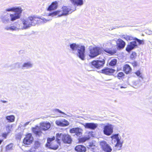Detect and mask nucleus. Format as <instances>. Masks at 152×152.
I'll return each instance as SVG.
<instances>
[{
  "label": "nucleus",
  "mask_w": 152,
  "mask_h": 152,
  "mask_svg": "<svg viewBox=\"0 0 152 152\" xmlns=\"http://www.w3.org/2000/svg\"><path fill=\"white\" fill-rule=\"evenodd\" d=\"M72 53H75L76 50H77V55L78 57L82 60H84L85 59V47L83 45H76L75 43H72L70 45Z\"/></svg>",
  "instance_id": "f257e3e1"
},
{
  "label": "nucleus",
  "mask_w": 152,
  "mask_h": 152,
  "mask_svg": "<svg viewBox=\"0 0 152 152\" xmlns=\"http://www.w3.org/2000/svg\"><path fill=\"white\" fill-rule=\"evenodd\" d=\"M61 10H57L49 14V16H55L58 15V17L66 15L72 12L70 7L67 6H63L61 7Z\"/></svg>",
  "instance_id": "f03ea898"
},
{
  "label": "nucleus",
  "mask_w": 152,
  "mask_h": 152,
  "mask_svg": "<svg viewBox=\"0 0 152 152\" xmlns=\"http://www.w3.org/2000/svg\"><path fill=\"white\" fill-rule=\"evenodd\" d=\"M6 11H12L15 12L14 14H10V16L11 17L10 20L14 21L19 18L20 17V14L22 12V10L20 7H12L10 8L7 9L6 10Z\"/></svg>",
  "instance_id": "7ed1b4c3"
},
{
  "label": "nucleus",
  "mask_w": 152,
  "mask_h": 152,
  "mask_svg": "<svg viewBox=\"0 0 152 152\" xmlns=\"http://www.w3.org/2000/svg\"><path fill=\"white\" fill-rule=\"evenodd\" d=\"M61 140L64 143L70 144L71 143L72 139L71 136L69 134H64L62 133L57 134H56V140L55 143H57L59 145L60 143V140Z\"/></svg>",
  "instance_id": "20e7f679"
},
{
  "label": "nucleus",
  "mask_w": 152,
  "mask_h": 152,
  "mask_svg": "<svg viewBox=\"0 0 152 152\" xmlns=\"http://www.w3.org/2000/svg\"><path fill=\"white\" fill-rule=\"evenodd\" d=\"M111 138L113 142H116L115 145V149L116 150H120L123 143V140L121 139L120 136L118 134H115L111 136Z\"/></svg>",
  "instance_id": "39448f33"
},
{
  "label": "nucleus",
  "mask_w": 152,
  "mask_h": 152,
  "mask_svg": "<svg viewBox=\"0 0 152 152\" xmlns=\"http://www.w3.org/2000/svg\"><path fill=\"white\" fill-rule=\"evenodd\" d=\"M101 53L100 48L96 47H93L89 50V56L91 58H94L100 54Z\"/></svg>",
  "instance_id": "423d86ee"
},
{
  "label": "nucleus",
  "mask_w": 152,
  "mask_h": 152,
  "mask_svg": "<svg viewBox=\"0 0 152 152\" xmlns=\"http://www.w3.org/2000/svg\"><path fill=\"white\" fill-rule=\"evenodd\" d=\"M109 44V43H107L105 44V48L103 49V51L110 56L113 55L117 53V49L115 46H112L110 48H108Z\"/></svg>",
  "instance_id": "0eeeda50"
},
{
  "label": "nucleus",
  "mask_w": 152,
  "mask_h": 152,
  "mask_svg": "<svg viewBox=\"0 0 152 152\" xmlns=\"http://www.w3.org/2000/svg\"><path fill=\"white\" fill-rule=\"evenodd\" d=\"M114 126L110 124H107L103 128V132L106 135H110L113 132Z\"/></svg>",
  "instance_id": "6e6552de"
},
{
  "label": "nucleus",
  "mask_w": 152,
  "mask_h": 152,
  "mask_svg": "<svg viewBox=\"0 0 152 152\" xmlns=\"http://www.w3.org/2000/svg\"><path fill=\"white\" fill-rule=\"evenodd\" d=\"M105 63V60L102 59V60H94L91 62L92 66L94 67L99 69L102 67Z\"/></svg>",
  "instance_id": "1a4fd4ad"
},
{
  "label": "nucleus",
  "mask_w": 152,
  "mask_h": 152,
  "mask_svg": "<svg viewBox=\"0 0 152 152\" xmlns=\"http://www.w3.org/2000/svg\"><path fill=\"white\" fill-rule=\"evenodd\" d=\"M100 145L103 150L106 152H111L112 151L111 147L105 141H101Z\"/></svg>",
  "instance_id": "9d476101"
},
{
  "label": "nucleus",
  "mask_w": 152,
  "mask_h": 152,
  "mask_svg": "<svg viewBox=\"0 0 152 152\" xmlns=\"http://www.w3.org/2000/svg\"><path fill=\"white\" fill-rule=\"evenodd\" d=\"M115 71V70L114 69L105 67L102 69L99 72L105 75H112Z\"/></svg>",
  "instance_id": "9b49d317"
},
{
  "label": "nucleus",
  "mask_w": 152,
  "mask_h": 152,
  "mask_svg": "<svg viewBox=\"0 0 152 152\" xmlns=\"http://www.w3.org/2000/svg\"><path fill=\"white\" fill-rule=\"evenodd\" d=\"M137 47V45L135 41H132L127 45L126 50L128 52L130 53L132 50Z\"/></svg>",
  "instance_id": "f8f14e48"
},
{
  "label": "nucleus",
  "mask_w": 152,
  "mask_h": 152,
  "mask_svg": "<svg viewBox=\"0 0 152 152\" xmlns=\"http://www.w3.org/2000/svg\"><path fill=\"white\" fill-rule=\"evenodd\" d=\"M33 140V137L31 134H28L26 135L24 138L23 143L26 145H30L31 144Z\"/></svg>",
  "instance_id": "ddd939ff"
},
{
  "label": "nucleus",
  "mask_w": 152,
  "mask_h": 152,
  "mask_svg": "<svg viewBox=\"0 0 152 152\" xmlns=\"http://www.w3.org/2000/svg\"><path fill=\"white\" fill-rule=\"evenodd\" d=\"M28 18L32 26H34L39 23V20L41 19L40 18L35 15L29 16Z\"/></svg>",
  "instance_id": "4468645a"
},
{
  "label": "nucleus",
  "mask_w": 152,
  "mask_h": 152,
  "mask_svg": "<svg viewBox=\"0 0 152 152\" xmlns=\"http://www.w3.org/2000/svg\"><path fill=\"white\" fill-rule=\"evenodd\" d=\"M83 131V129L79 127L73 128L70 130V132L71 133H75L76 135L79 136H80L82 135Z\"/></svg>",
  "instance_id": "2eb2a0df"
},
{
  "label": "nucleus",
  "mask_w": 152,
  "mask_h": 152,
  "mask_svg": "<svg viewBox=\"0 0 152 152\" xmlns=\"http://www.w3.org/2000/svg\"><path fill=\"white\" fill-rule=\"evenodd\" d=\"M55 138V137H53L52 138H49L47 140V143L46 145V146L47 147L54 150H56L58 148V145H54L53 144H50L51 141L54 140Z\"/></svg>",
  "instance_id": "dca6fc26"
},
{
  "label": "nucleus",
  "mask_w": 152,
  "mask_h": 152,
  "mask_svg": "<svg viewBox=\"0 0 152 152\" xmlns=\"http://www.w3.org/2000/svg\"><path fill=\"white\" fill-rule=\"evenodd\" d=\"M117 48L118 50L124 48L126 45L125 42L121 39H118L116 41Z\"/></svg>",
  "instance_id": "f3484780"
},
{
  "label": "nucleus",
  "mask_w": 152,
  "mask_h": 152,
  "mask_svg": "<svg viewBox=\"0 0 152 152\" xmlns=\"http://www.w3.org/2000/svg\"><path fill=\"white\" fill-rule=\"evenodd\" d=\"M86 129H90L94 130L96 129L98 126V124L93 123H85L82 124Z\"/></svg>",
  "instance_id": "a211bd4d"
},
{
  "label": "nucleus",
  "mask_w": 152,
  "mask_h": 152,
  "mask_svg": "<svg viewBox=\"0 0 152 152\" xmlns=\"http://www.w3.org/2000/svg\"><path fill=\"white\" fill-rule=\"evenodd\" d=\"M50 124L49 122H42L40 123V129L42 130H47L50 128Z\"/></svg>",
  "instance_id": "6ab92c4d"
},
{
  "label": "nucleus",
  "mask_w": 152,
  "mask_h": 152,
  "mask_svg": "<svg viewBox=\"0 0 152 152\" xmlns=\"http://www.w3.org/2000/svg\"><path fill=\"white\" fill-rule=\"evenodd\" d=\"M22 23L23 25V28L24 29L27 28L32 26L28 18L26 19L23 20Z\"/></svg>",
  "instance_id": "aec40b11"
},
{
  "label": "nucleus",
  "mask_w": 152,
  "mask_h": 152,
  "mask_svg": "<svg viewBox=\"0 0 152 152\" xmlns=\"http://www.w3.org/2000/svg\"><path fill=\"white\" fill-rule=\"evenodd\" d=\"M58 7V3L56 1L53 2L47 8V10L51 11L56 9Z\"/></svg>",
  "instance_id": "412c9836"
},
{
  "label": "nucleus",
  "mask_w": 152,
  "mask_h": 152,
  "mask_svg": "<svg viewBox=\"0 0 152 152\" xmlns=\"http://www.w3.org/2000/svg\"><path fill=\"white\" fill-rule=\"evenodd\" d=\"M123 70L126 74H128L131 73L132 69L129 65L126 64L123 67Z\"/></svg>",
  "instance_id": "4be33fe9"
},
{
  "label": "nucleus",
  "mask_w": 152,
  "mask_h": 152,
  "mask_svg": "<svg viewBox=\"0 0 152 152\" xmlns=\"http://www.w3.org/2000/svg\"><path fill=\"white\" fill-rule=\"evenodd\" d=\"M40 127H39L38 126H36L35 128H33L32 131L36 135L38 136H39L41 135L42 132H41Z\"/></svg>",
  "instance_id": "5701e85b"
},
{
  "label": "nucleus",
  "mask_w": 152,
  "mask_h": 152,
  "mask_svg": "<svg viewBox=\"0 0 152 152\" xmlns=\"http://www.w3.org/2000/svg\"><path fill=\"white\" fill-rule=\"evenodd\" d=\"M71 3L74 5L77 6L82 5L83 4V0H69Z\"/></svg>",
  "instance_id": "b1692460"
},
{
  "label": "nucleus",
  "mask_w": 152,
  "mask_h": 152,
  "mask_svg": "<svg viewBox=\"0 0 152 152\" xmlns=\"http://www.w3.org/2000/svg\"><path fill=\"white\" fill-rule=\"evenodd\" d=\"M75 150L77 152H85L86 151V148L83 145H78L76 147Z\"/></svg>",
  "instance_id": "393cba45"
},
{
  "label": "nucleus",
  "mask_w": 152,
  "mask_h": 152,
  "mask_svg": "<svg viewBox=\"0 0 152 152\" xmlns=\"http://www.w3.org/2000/svg\"><path fill=\"white\" fill-rule=\"evenodd\" d=\"M15 117L13 115L7 116L6 117V120L9 122H13L15 121Z\"/></svg>",
  "instance_id": "a878e982"
},
{
  "label": "nucleus",
  "mask_w": 152,
  "mask_h": 152,
  "mask_svg": "<svg viewBox=\"0 0 152 152\" xmlns=\"http://www.w3.org/2000/svg\"><path fill=\"white\" fill-rule=\"evenodd\" d=\"M32 64L29 62L25 63L23 64V65H22V67H26L27 68H29L32 67Z\"/></svg>",
  "instance_id": "bb28decb"
},
{
  "label": "nucleus",
  "mask_w": 152,
  "mask_h": 152,
  "mask_svg": "<svg viewBox=\"0 0 152 152\" xmlns=\"http://www.w3.org/2000/svg\"><path fill=\"white\" fill-rule=\"evenodd\" d=\"M122 38H123L124 39H125L127 41L128 40H133V38L130 36L129 35H122Z\"/></svg>",
  "instance_id": "cd10ccee"
},
{
  "label": "nucleus",
  "mask_w": 152,
  "mask_h": 152,
  "mask_svg": "<svg viewBox=\"0 0 152 152\" xmlns=\"http://www.w3.org/2000/svg\"><path fill=\"white\" fill-rule=\"evenodd\" d=\"M134 41H135L136 42H137L138 43V45L143 44L144 43V41L143 40H140L137 38H135L133 39Z\"/></svg>",
  "instance_id": "c85d7f7f"
},
{
  "label": "nucleus",
  "mask_w": 152,
  "mask_h": 152,
  "mask_svg": "<svg viewBox=\"0 0 152 152\" xmlns=\"http://www.w3.org/2000/svg\"><path fill=\"white\" fill-rule=\"evenodd\" d=\"M117 60L115 59H113L111 60L109 63V65L111 66L115 65L116 64Z\"/></svg>",
  "instance_id": "c756f323"
},
{
  "label": "nucleus",
  "mask_w": 152,
  "mask_h": 152,
  "mask_svg": "<svg viewBox=\"0 0 152 152\" xmlns=\"http://www.w3.org/2000/svg\"><path fill=\"white\" fill-rule=\"evenodd\" d=\"M69 123L68 121L65 119L62 120V126H66L68 125Z\"/></svg>",
  "instance_id": "7c9ffc66"
},
{
  "label": "nucleus",
  "mask_w": 152,
  "mask_h": 152,
  "mask_svg": "<svg viewBox=\"0 0 152 152\" xmlns=\"http://www.w3.org/2000/svg\"><path fill=\"white\" fill-rule=\"evenodd\" d=\"M13 146V144L12 143H10L7 145L6 147V150H9L12 149Z\"/></svg>",
  "instance_id": "2f4dec72"
},
{
  "label": "nucleus",
  "mask_w": 152,
  "mask_h": 152,
  "mask_svg": "<svg viewBox=\"0 0 152 152\" xmlns=\"http://www.w3.org/2000/svg\"><path fill=\"white\" fill-rule=\"evenodd\" d=\"M56 123L58 126H62V120L61 121L60 120H57L56 121Z\"/></svg>",
  "instance_id": "473e14b6"
},
{
  "label": "nucleus",
  "mask_w": 152,
  "mask_h": 152,
  "mask_svg": "<svg viewBox=\"0 0 152 152\" xmlns=\"http://www.w3.org/2000/svg\"><path fill=\"white\" fill-rule=\"evenodd\" d=\"M88 139V138L86 137H83L80 138L79 141L80 142H83L86 141V140Z\"/></svg>",
  "instance_id": "72a5a7b5"
},
{
  "label": "nucleus",
  "mask_w": 152,
  "mask_h": 152,
  "mask_svg": "<svg viewBox=\"0 0 152 152\" xmlns=\"http://www.w3.org/2000/svg\"><path fill=\"white\" fill-rule=\"evenodd\" d=\"M40 18L41 19L39 20V23L41 22L45 23L48 21L47 19H46L44 18Z\"/></svg>",
  "instance_id": "f704fd0d"
},
{
  "label": "nucleus",
  "mask_w": 152,
  "mask_h": 152,
  "mask_svg": "<svg viewBox=\"0 0 152 152\" xmlns=\"http://www.w3.org/2000/svg\"><path fill=\"white\" fill-rule=\"evenodd\" d=\"M11 126L10 127V125H7L6 126V130L7 131V132L8 133H9L10 132V129L11 128Z\"/></svg>",
  "instance_id": "c9c22d12"
},
{
  "label": "nucleus",
  "mask_w": 152,
  "mask_h": 152,
  "mask_svg": "<svg viewBox=\"0 0 152 152\" xmlns=\"http://www.w3.org/2000/svg\"><path fill=\"white\" fill-rule=\"evenodd\" d=\"M131 64L134 67H136L137 65V63L136 61H134Z\"/></svg>",
  "instance_id": "e433bc0d"
},
{
  "label": "nucleus",
  "mask_w": 152,
  "mask_h": 152,
  "mask_svg": "<svg viewBox=\"0 0 152 152\" xmlns=\"http://www.w3.org/2000/svg\"><path fill=\"white\" fill-rule=\"evenodd\" d=\"M135 74L137 76H140L141 74V72L139 70H138L135 72Z\"/></svg>",
  "instance_id": "4c0bfd02"
},
{
  "label": "nucleus",
  "mask_w": 152,
  "mask_h": 152,
  "mask_svg": "<svg viewBox=\"0 0 152 152\" xmlns=\"http://www.w3.org/2000/svg\"><path fill=\"white\" fill-rule=\"evenodd\" d=\"M136 55V53L135 52H132L131 55V58H133L135 57V56Z\"/></svg>",
  "instance_id": "58836bf2"
},
{
  "label": "nucleus",
  "mask_w": 152,
  "mask_h": 152,
  "mask_svg": "<svg viewBox=\"0 0 152 152\" xmlns=\"http://www.w3.org/2000/svg\"><path fill=\"white\" fill-rule=\"evenodd\" d=\"M124 74L122 72H121L118 73L117 76H124Z\"/></svg>",
  "instance_id": "ea45409f"
},
{
  "label": "nucleus",
  "mask_w": 152,
  "mask_h": 152,
  "mask_svg": "<svg viewBox=\"0 0 152 152\" xmlns=\"http://www.w3.org/2000/svg\"><path fill=\"white\" fill-rule=\"evenodd\" d=\"M8 133H3L2 135L3 137H4L5 138H6L8 134Z\"/></svg>",
  "instance_id": "a19ab883"
},
{
  "label": "nucleus",
  "mask_w": 152,
  "mask_h": 152,
  "mask_svg": "<svg viewBox=\"0 0 152 152\" xmlns=\"http://www.w3.org/2000/svg\"><path fill=\"white\" fill-rule=\"evenodd\" d=\"M54 111L55 112H58L60 113H62V111H61L60 110L58 109H55L54 110Z\"/></svg>",
  "instance_id": "79ce46f5"
},
{
  "label": "nucleus",
  "mask_w": 152,
  "mask_h": 152,
  "mask_svg": "<svg viewBox=\"0 0 152 152\" xmlns=\"http://www.w3.org/2000/svg\"><path fill=\"white\" fill-rule=\"evenodd\" d=\"M30 122H27L26 123L24 124L23 125V126L24 127H26L27 125H28L29 123Z\"/></svg>",
  "instance_id": "37998d69"
},
{
  "label": "nucleus",
  "mask_w": 152,
  "mask_h": 152,
  "mask_svg": "<svg viewBox=\"0 0 152 152\" xmlns=\"http://www.w3.org/2000/svg\"><path fill=\"white\" fill-rule=\"evenodd\" d=\"M62 113L63 114L62 117H66V115L64 113L62 112V113Z\"/></svg>",
  "instance_id": "c03bdc74"
},
{
  "label": "nucleus",
  "mask_w": 152,
  "mask_h": 152,
  "mask_svg": "<svg viewBox=\"0 0 152 152\" xmlns=\"http://www.w3.org/2000/svg\"><path fill=\"white\" fill-rule=\"evenodd\" d=\"M4 18L5 20L6 21H9L10 20L9 18H7V17H6V16L4 17Z\"/></svg>",
  "instance_id": "a18cd8bd"
},
{
  "label": "nucleus",
  "mask_w": 152,
  "mask_h": 152,
  "mask_svg": "<svg viewBox=\"0 0 152 152\" xmlns=\"http://www.w3.org/2000/svg\"><path fill=\"white\" fill-rule=\"evenodd\" d=\"M121 88H126V87H123V86H121L120 87Z\"/></svg>",
  "instance_id": "49530a36"
},
{
  "label": "nucleus",
  "mask_w": 152,
  "mask_h": 152,
  "mask_svg": "<svg viewBox=\"0 0 152 152\" xmlns=\"http://www.w3.org/2000/svg\"><path fill=\"white\" fill-rule=\"evenodd\" d=\"M118 77V79H122V77H121V76H120V77Z\"/></svg>",
  "instance_id": "de8ad7c7"
},
{
  "label": "nucleus",
  "mask_w": 152,
  "mask_h": 152,
  "mask_svg": "<svg viewBox=\"0 0 152 152\" xmlns=\"http://www.w3.org/2000/svg\"><path fill=\"white\" fill-rule=\"evenodd\" d=\"M90 146L91 147V148H92V147L93 146L92 145H90Z\"/></svg>",
  "instance_id": "09e8293b"
},
{
  "label": "nucleus",
  "mask_w": 152,
  "mask_h": 152,
  "mask_svg": "<svg viewBox=\"0 0 152 152\" xmlns=\"http://www.w3.org/2000/svg\"><path fill=\"white\" fill-rule=\"evenodd\" d=\"M39 142H36V143L37 144V143H38V144H39Z\"/></svg>",
  "instance_id": "8fccbe9b"
},
{
  "label": "nucleus",
  "mask_w": 152,
  "mask_h": 152,
  "mask_svg": "<svg viewBox=\"0 0 152 152\" xmlns=\"http://www.w3.org/2000/svg\"><path fill=\"white\" fill-rule=\"evenodd\" d=\"M6 102V101H4V102Z\"/></svg>",
  "instance_id": "3c124183"
},
{
  "label": "nucleus",
  "mask_w": 152,
  "mask_h": 152,
  "mask_svg": "<svg viewBox=\"0 0 152 152\" xmlns=\"http://www.w3.org/2000/svg\"><path fill=\"white\" fill-rule=\"evenodd\" d=\"M140 77H141V78H142V77L140 76Z\"/></svg>",
  "instance_id": "603ef678"
}]
</instances>
